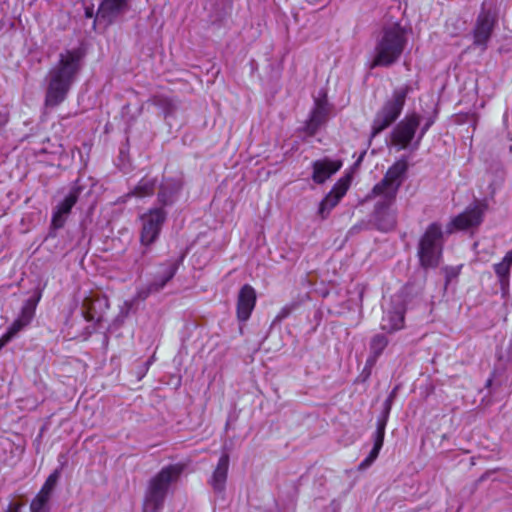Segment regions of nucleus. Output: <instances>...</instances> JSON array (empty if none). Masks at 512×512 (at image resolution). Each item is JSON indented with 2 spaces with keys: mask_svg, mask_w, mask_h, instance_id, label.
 <instances>
[{
  "mask_svg": "<svg viewBox=\"0 0 512 512\" xmlns=\"http://www.w3.org/2000/svg\"><path fill=\"white\" fill-rule=\"evenodd\" d=\"M378 198L374 210L375 225L380 231H391L397 224V210L392 207L394 202L388 201L386 197Z\"/></svg>",
  "mask_w": 512,
  "mask_h": 512,
  "instance_id": "14",
  "label": "nucleus"
},
{
  "mask_svg": "<svg viewBox=\"0 0 512 512\" xmlns=\"http://www.w3.org/2000/svg\"><path fill=\"white\" fill-rule=\"evenodd\" d=\"M229 468V456L223 454L217 463V466L210 479V485L216 492H222L225 489Z\"/></svg>",
  "mask_w": 512,
  "mask_h": 512,
  "instance_id": "21",
  "label": "nucleus"
},
{
  "mask_svg": "<svg viewBox=\"0 0 512 512\" xmlns=\"http://www.w3.org/2000/svg\"><path fill=\"white\" fill-rule=\"evenodd\" d=\"M256 291L249 285H244L239 293L237 299V318L241 322L247 321L256 305Z\"/></svg>",
  "mask_w": 512,
  "mask_h": 512,
  "instance_id": "15",
  "label": "nucleus"
},
{
  "mask_svg": "<svg viewBox=\"0 0 512 512\" xmlns=\"http://www.w3.org/2000/svg\"><path fill=\"white\" fill-rule=\"evenodd\" d=\"M386 419L378 420L377 428L374 433V446L382 448L385 436Z\"/></svg>",
  "mask_w": 512,
  "mask_h": 512,
  "instance_id": "28",
  "label": "nucleus"
},
{
  "mask_svg": "<svg viewBox=\"0 0 512 512\" xmlns=\"http://www.w3.org/2000/svg\"><path fill=\"white\" fill-rule=\"evenodd\" d=\"M341 166L342 163L340 161L328 158L314 161L312 164V179L315 183L322 184L335 174Z\"/></svg>",
  "mask_w": 512,
  "mask_h": 512,
  "instance_id": "19",
  "label": "nucleus"
},
{
  "mask_svg": "<svg viewBox=\"0 0 512 512\" xmlns=\"http://www.w3.org/2000/svg\"><path fill=\"white\" fill-rule=\"evenodd\" d=\"M434 123V119L433 118H429L427 120V122L425 123V125L423 126L422 130H421V133L418 137V140L416 142V146L419 144L421 138L424 136V134L428 131V129L430 128V126Z\"/></svg>",
  "mask_w": 512,
  "mask_h": 512,
  "instance_id": "29",
  "label": "nucleus"
},
{
  "mask_svg": "<svg viewBox=\"0 0 512 512\" xmlns=\"http://www.w3.org/2000/svg\"><path fill=\"white\" fill-rule=\"evenodd\" d=\"M180 189V185L178 182H165L159 191L158 201L163 205H170L174 202L176 198V194Z\"/></svg>",
  "mask_w": 512,
  "mask_h": 512,
  "instance_id": "24",
  "label": "nucleus"
},
{
  "mask_svg": "<svg viewBox=\"0 0 512 512\" xmlns=\"http://www.w3.org/2000/svg\"><path fill=\"white\" fill-rule=\"evenodd\" d=\"M407 43L404 29L400 24L394 23L383 27L376 38L370 69L376 67H389L396 63Z\"/></svg>",
  "mask_w": 512,
  "mask_h": 512,
  "instance_id": "2",
  "label": "nucleus"
},
{
  "mask_svg": "<svg viewBox=\"0 0 512 512\" xmlns=\"http://www.w3.org/2000/svg\"><path fill=\"white\" fill-rule=\"evenodd\" d=\"M406 170V161H397L388 169L384 178L374 186L371 194L368 195L367 198L371 199L372 197H386L388 201L395 202L396 195Z\"/></svg>",
  "mask_w": 512,
  "mask_h": 512,
  "instance_id": "6",
  "label": "nucleus"
},
{
  "mask_svg": "<svg viewBox=\"0 0 512 512\" xmlns=\"http://www.w3.org/2000/svg\"><path fill=\"white\" fill-rule=\"evenodd\" d=\"M42 297L41 291H35L34 295L27 299L17 319L11 324L7 332L0 338V350L10 342L18 332L27 327L34 318L36 307Z\"/></svg>",
  "mask_w": 512,
  "mask_h": 512,
  "instance_id": "8",
  "label": "nucleus"
},
{
  "mask_svg": "<svg viewBox=\"0 0 512 512\" xmlns=\"http://www.w3.org/2000/svg\"><path fill=\"white\" fill-rule=\"evenodd\" d=\"M129 0H103L97 11V18L112 21L120 13L124 12Z\"/></svg>",
  "mask_w": 512,
  "mask_h": 512,
  "instance_id": "20",
  "label": "nucleus"
},
{
  "mask_svg": "<svg viewBox=\"0 0 512 512\" xmlns=\"http://www.w3.org/2000/svg\"><path fill=\"white\" fill-rule=\"evenodd\" d=\"M167 213L162 207L151 208L140 216V242L149 247L159 237Z\"/></svg>",
  "mask_w": 512,
  "mask_h": 512,
  "instance_id": "7",
  "label": "nucleus"
},
{
  "mask_svg": "<svg viewBox=\"0 0 512 512\" xmlns=\"http://www.w3.org/2000/svg\"><path fill=\"white\" fill-rule=\"evenodd\" d=\"M388 339L385 335L377 334L370 341V356L367 363L370 365L375 364L378 357L383 353L388 345Z\"/></svg>",
  "mask_w": 512,
  "mask_h": 512,
  "instance_id": "23",
  "label": "nucleus"
},
{
  "mask_svg": "<svg viewBox=\"0 0 512 512\" xmlns=\"http://www.w3.org/2000/svg\"><path fill=\"white\" fill-rule=\"evenodd\" d=\"M511 264H512V250L507 252V254L504 256L503 260L500 263L495 264V266H494L495 273L499 277V281H500L501 288H502L503 292H505L508 287V282H509L508 276H509Z\"/></svg>",
  "mask_w": 512,
  "mask_h": 512,
  "instance_id": "22",
  "label": "nucleus"
},
{
  "mask_svg": "<svg viewBox=\"0 0 512 512\" xmlns=\"http://www.w3.org/2000/svg\"><path fill=\"white\" fill-rule=\"evenodd\" d=\"M330 112V107L325 97L315 99V105L306 123L305 131L308 135H314L320 126L325 123Z\"/></svg>",
  "mask_w": 512,
  "mask_h": 512,
  "instance_id": "17",
  "label": "nucleus"
},
{
  "mask_svg": "<svg viewBox=\"0 0 512 512\" xmlns=\"http://www.w3.org/2000/svg\"><path fill=\"white\" fill-rule=\"evenodd\" d=\"M352 182V175L346 174L341 177L333 186L332 190L326 195L319 205L318 213L321 218H326L331 210L339 203L348 191Z\"/></svg>",
  "mask_w": 512,
  "mask_h": 512,
  "instance_id": "13",
  "label": "nucleus"
},
{
  "mask_svg": "<svg viewBox=\"0 0 512 512\" xmlns=\"http://www.w3.org/2000/svg\"><path fill=\"white\" fill-rule=\"evenodd\" d=\"M79 197V189H72L69 194L61 201L55 208L52 216V226L55 229L62 228L66 222V219L76 204Z\"/></svg>",
  "mask_w": 512,
  "mask_h": 512,
  "instance_id": "18",
  "label": "nucleus"
},
{
  "mask_svg": "<svg viewBox=\"0 0 512 512\" xmlns=\"http://www.w3.org/2000/svg\"><path fill=\"white\" fill-rule=\"evenodd\" d=\"M393 397H394V391L389 395V397L386 399V401L384 403V407H385V417H384V419H386V420H387L388 414H389V412L391 410Z\"/></svg>",
  "mask_w": 512,
  "mask_h": 512,
  "instance_id": "30",
  "label": "nucleus"
},
{
  "mask_svg": "<svg viewBox=\"0 0 512 512\" xmlns=\"http://www.w3.org/2000/svg\"><path fill=\"white\" fill-rule=\"evenodd\" d=\"M60 477V470L56 469L53 473H51L43 484L42 488L38 493L43 494L51 498L54 488L58 482Z\"/></svg>",
  "mask_w": 512,
  "mask_h": 512,
  "instance_id": "27",
  "label": "nucleus"
},
{
  "mask_svg": "<svg viewBox=\"0 0 512 512\" xmlns=\"http://www.w3.org/2000/svg\"><path fill=\"white\" fill-rule=\"evenodd\" d=\"M486 205L477 202L469 206L463 213L451 220L447 226V232L452 233L455 230H466L477 227L482 222Z\"/></svg>",
  "mask_w": 512,
  "mask_h": 512,
  "instance_id": "11",
  "label": "nucleus"
},
{
  "mask_svg": "<svg viewBox=\"0 0 512 512\" xmlns=\"http://www.w3.org/2000/svg\"><path fill=\"white\" fill-rule=\"evenodd\" d=\"M6 122H7V113L4 112L3 114L0 115V125H3Z\"/></svg>",
  "mask_w": 512,
  "mask_h": 512,
  "instance_id": "33",
  "label": "nucleus"
},
{
  "mask_svg": "<svg viewBox=\"0 0 512 512\" xmlns=\"http://www.w3.org/2000/svg\"><path fill=\"white\" fill-rule=\"evenodd\" d=\"M380 450H381L380 448L375 447V446L373 445V448H372V450L370 451V453H369V455H368V456H369V460H373V461H375V460H376V458H377V457H378V455H379Z\"/></svg>",
  "mask_w": 512,
  "mask_h": 512,
  "instance_id": "31",
  "label": "nucleus"
},
{
  "mask_svg": "<svg viewBox=\"0 0 512 512\" xmlns=\"http://www.w3.org/2000/svg\"><path fill=\"white\" fill-rule=\"evenodd\" d=\"M412 91L409 84L396 88L392 96L384 103L377 112L373 125L372 135L375 136L389 127L401 114L407 95Z\"/></svg>",
  "mask_w": 512,
  "mask_h": 512,
  "instance_id": "5",
  "label": "nucleus"
},
{
  "mask_svg": "<svg viewBox=\"0 0 512 512\" xmlns=\"http://www.w3.org/2000/svg\"><path fill=\"white\" fill-rule=\"evenodd\" d=\"M404 313L405 308L400 301L386 308L381 319V329L389 333L402 329L404 327Z\"/></svg>",
  "mask_w": 512,
  "mask_h": 512,
  "instance_id": "16",
  "label": "nucleus"
},
{
  "mask_svg": "<svg viewBox=\"0 0 512 512\" xmlns=\"http://www.w3.org/2000/svg\"><path fill=\"white\" fill-rule=\"evenodd\" d=\"M497 22L496 14L491 9L482 7L473 29V44L486 50L494 26Z\"/></svg>",
  "mask_w": 512,
  "mask_h": 512,
  "instance_id": "10",
  "label": "nucleus"
},
{
  "mask_svg": "<svg viewBox=\"0 0 512 512\" xmlns=\"http://www.w3.org/2000/svg\"><path fill=\"white\" fill-rule=\"evenodd\" d=\"M155 189V181L150 178L142 179L132 191V195L142 198L153 194Z\"/></svg>",
  "mask_w": 512,
  "mask_h": 512,
  "instance_id": "25",
  "label": "nucleus"
},
{
  "mask_svg": "<svg viewBox=\"0 0 512 512\" xmlns=\"http://www.w3.org/2000/svg\"><path fill=\"white\" fill-rule=\"evenodd\" d=\"M183 471V465L172 464L163 467L148 483L143 502V512H159L166 499L169 488Z\"/></svg>",
  "mask_w": 512,
  "mask_h": 512,
  "instance_id": "3",
  "label": "nucleus"
},
{
  "mask_svg": "<svg viewBox=\"0 0 512 512\" xmlns=\"http://www.w3.org/2000/svg\"><path fill=\"white\" fill-rule=\"evenodd\" d=\"M175 272L176 267L169 266L164 271V274L160 278L155 279L153 282L147 285L138 287L135 296L131 300L125 301L121 306V313L127 315L133 308V306L136 304V302L144 301L151 294L160 291L166 285V283L174 276Z\"/></svg>",
  "mask_w": 512,
  "mask_h": 512,
  "instance_id": "9",
  "label": "nucleus"
},
{
  "mask_svg": "<svg viewBox=\"0 0 512 512\" xmlns=\"http://www.w3.org/2000/svg\"><path fill=\"white\" fill-rule=\"evenodd\" d=\"M420 124V117L417 114L406 116L394 128L392 133V143L399 149H405L413 140L416 130Z\"/></svg>",
  "mask_w": 512,
  "mask_h": 512,
  "instance_id": "12",
  "label": "nucleus"
},
{
  "mask_svg": "<svg viewBox=\"0 0 512 512\" xmlns=\"http://www.w3.org/2000/svg\"><path fill=\"white\" fill-rule=\"evenodd\" d=\"M374 461L373 460H369V456H367L360 464V469H365L367 468L368 466H370Z\"/></svg>",
  "mask_w": 512,
  "mask_h": 512,
  "instance_id": "32",
  "label": "nucleus"
},
{
  "mask_svg": "<svg viewBox=\"0 0 512 512\" xmlns=\"http://www.w3.org/2000/svg\"><path fill=\"white\" fill-rule=\"evenodd\" d=\"M50 497L38 493L30 503L31 512H48L50 509Z\"/></svg>",
  "mask_w": 512,
  "mask_h": 512,
  "instance_id": "26",
  "label": "nucleus"
},
{
  "mask_svg": "<svg viewBox=\"0 0 512 512\" xmlns=\"http://www.w3.org/2000/svg\"><path fill=\"white\" fill-rule=\"evenodd\" d=\"M84 56L81 48L67 49L59 54L58 61L49 70L46 78V106H58L66 99L82 70Z\"/></svg>",
  "mask_w": 512,
  "mask_h": 512,
  "instance_id": "1",
  "label": "nucleus"
},
{
  "mask_svg": "<svg viewBox=\"0 0 512 512\" xmlns=\"http://www.w3.org/2000/svg\"><path fill=\"white\" fill-rule=\"evenodd\" d=\"M20 508L19 504H16L14 506H11L8 512H18Z\"/></svg>",
  "mask_w": 512,
  "mask_h": 512,
  "instance_id": "34",
  "label": "nucleus"
},
{
  "mask_svg": "<svg viewBox=\"0 0 512 512\" xmlns=\"http://www.w3.org/2000/svg\"><path fill=\"white\" fill-rule=\"evenodd\" d=\"M443 231L439 223H431L420 238L418 256L422 267H436L442 256Z\"/></svg>",
  "mask_w": 512,
  "mask_h": 512,
  "instance_id": "4",
  "label": "nucleus"
}]
</instances>
